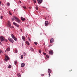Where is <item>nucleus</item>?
I'll list each match as a JSON object with an SVG mask.
<instances>
[{
	"instance_id": "nucleus-1",
	"label": "nucleus",
	"mask_w": 77,
	"mask_h": 77,
	"mask_svg": "<svg viewBox=\"0 0 77 77\" xmlns=\"http://www.w3.org/2000/svg\"><path fill=\"white\" fill-rule=\"evenodd\" d=\"M13 18L15 20V21H16L18 23H21V21L18 18L16 17L15 16H14L13 17Z\"/></svg>"
},
{
	"instance_id": "nucleus-2",
	"label": "nucleus",
	"mask_w": 77,
	"mask_h": 77,
	"mask_svg": "<svg viewBox=\"0 0 77 77\" xmlns=\"http://www.w3.org/2000/svg\"><path fill=\"white\" fill-rule=\"evenodd\" d=\"M8 60H9V57L6 56H5V61L6 62L8 61Z\"/></svg>"
},
{
	"instance_id": "nucleus-3",
	"label": "nucleus",
	"mask_w": 77,
	"mask_h": 77,
	"mask_svg": "<svg viewBox=\"0 0 77 77\" xmlns=\"http://www.w3.org/2000/svg\"><path fill=\"white\" fill-rule=\"evenodd\" d=\"M8 26L10 27V28H12V26H11V22L10 21H8Z\"/></svg>"
},
{
	"instance_id": "nucleus-4",
	"label": "nucleus",
	"mask_w": 77,
	"mask_h": 77,
	"mask_svg": "<svg viewBox=\"0 0 77 77\" xmlns=\"http://www.w3.org/2000/svg\"><path fill=\"white\" fill-rule=\"evenodd\" d=\"M0 39H1V42H2V41H4V40L5 39V38L3 36H1L0 37Z\"/></svg>"
},
{
	"instance_id": "nucleus-5",
	"label": "nucleus",
	"mask_w": 77,
	"mask_h": 77,
	"mask_svg": "<svg viewBox=\"0 0 77 77\" xmlns=\"http://www.w3.org/2000/svg\"><path fill=\"white\" fill-rule=\"evenodd\" d=\"M8 40L10 41L11 42H12V43H13V42H14V40H13L11 38H8Z\"/></svg>"
},
{
	"instance_id": "nucleus-6",
	"label": "nucleus",
	"mask_w": 77,
	"mask_h": 77,
	"mask_svg": "<svg viewBox=\"0 0 77 77\" xmlns=\"http://www.w3.org/2000/svg\"><path fill=\"white\" fill-rule=\"evenodd\" d=\"M13 24L14 25H15V26H16L17 27H19V25H18V24H17V23L14 22H13Z\"/></svg>"
},
{
	"instance_id": "nucleus-7",
	"label": "nucleus",
	"mask_w": 77,
	"mask_h": 77,
	"mask_svg": "<svg viewBox=\"0 0 77 77\" xmlns=\"http://www.w3.org/2000/svg\"><path fill=\"white\" fill-rule=\"evenodd\" d=\"M49 54H53V51L52 50L49 51Z\"/></svg>"
},
{
	"instance_id": "nucleus-8",
	"label": "nucleus",
	"mask_w": 77,
	"mask_h": 77,
	"mask_svg": "<svg viewBox=\"0 0 77 77\" xmlns=\"http://www.w3.org/2000/svg\"><path fill=\"white\" fill-rule=\"evenodd\" d=\"M37 1L38 2V3L39 4H40V3H42V2H43V0H37Z\"/></svg>"
},
{
	"instance_id": "nucleus-9",
	"label": "nucleus",
	"mask_w": 77,
	"mask_h": 77,
	"mask_svg": "<svg viewBox=\"0 0 77 77\" xmlns=\"http://www.w3.org/2000/svg\"><path fill=\"white\" fill-rule=\"evenodd\" d=\"M45 26H47L48 24V22L47 21H45Z\"/></svg>"
},
{
	"instance_id": "nucleus-10",
	"label": "nucleus",
	"mask_w": 77,
	"mask_h": 77,
	"mask_svg": "<svg viewBox=\"0 0 77 77\" xmlns=\"http://www.w3.org/2000/svg\"><path fill=\"white\" fill-rule=\"evenodd\" d=\"M54 42V39L53 38H51L50 40L51 43H52Z\"/></svg>"
},
{
	"instance_id": "nucleus-11",
	"label": "nucleus",
	"mask_w": 77,
	"mask_h": 77,
	"mask_svg": "<svg viewBox=\"0 0 77 77\" xmlns=\"http://www.w3.org/2000/svg\"><path fill=\"white\" fill-rule=\"evenodd\" d=\"M21 19L22 21H24L25 20H26V19L25 18H23L22 17H21Z\"/></svg>"
},
{
	"instance_id": "nucleus-12",
	"label": "nucleus",
	"mask_w": 77,
	"mask_h": 77,
	"mask_svg": "<svg viewBox=\"0 0 77 77\" xmlns=\"http://www.w3.org/2000/svg\"><path fill=\"white\" fill-rule=\"evenodd\" d=\"M24 66H25V64L24 63H23L21 64V67H24Z\"/></svg>"
},
{
	"instance_id": "nucleus-13",
	"label": "nucleus",
	"mask_w": 77,
	"mask_h": 77,
	"mask_svg": "<svg viewBox=\"0 0 77 77\" xmlns=\"http://www.w3.org/2000/svg\"><path fill=\"white\" fill-rule=\"evenodd\" d=\"M22 38L23 41H25V40H26V39H25V37H24V36H22Z\"/></svg>"
},
{
	"instance_id": "nucleus-14",
	"label": "nucleus",
	"mask_w": 77,
	"mask_h": 77,
	"mask_svg": "<svg viewBox=\"0 0 77 77\" xmlns=\"http://www.w3.org/2000/svg\"><path fill=\"white\" fill-rule=\"evenodd\" d=\"M17 76L18 77H21V74H20V73H18L17 74Z\"/></svg>"
},
{
	"instance_id": "nucleus-15",
	"label": "nucleus",
	"mask_w": 77,
	"mask_h": 77,
	"mask_svg": "<svg viewBox=\"0 0 77 77\" xmlns=\"http://www.w3.org/2000/svg\"><path fill=\"white\" fill-rule=\"evenodd\" d=\"M11 36L12 38H13V39H14V38L15 37L14 36V34H11Z\"/></svg>"
},
{
	"instance_id": "nucleus-16",
	"label": "nucleus",
	"mask_w": 77,
	"mask_h": 77,
	"mask_svg": "<svg viewBox=\"0 0 77 77\" xmlns=\"http://www.w3.org/2000/svg\"><path fill=\"white\" fill-rule=\"evenodd\" d=\"M26 44H27V45H29L30 44V43H29V42L28 41H26Z\"/></svg>"
},
{
	"instance_id": "nucleus-17",
	"label": "nucleus",
	"mask_w": 77,
	"mask_h": 77,
	"mask_svg": "<svg viewBox=\"0 0 77 77\" xmlns=\"http://www.w3.org/2000/svg\"><path fill=\"white\" fill-rule=\"evenodd\" d=\"M10 51V48H8L7 49H6V51Z\"/></svg>"
},
{
	"instance_id": "nucleus-18",
	"label": "nucleus",
	"mask_w": 77,
	"mask_h": 77,
	"mask_svg": "<svg viewBox=\"0 0 77 77\" xmlns=\"http://www.w3.org/2000/svg\"><path fill=\"white\" fill-rule=\"evenodd\" d=\"M48 73H51V70L50 69H48Z\"/></svg>"
},
{
	"instance_id": "nucleus-19",
	"label": "nucleus",
	"mask_w": 77,
	"mask_h": 77,
	"mask_svg": "<svg viewBox=\"0 0 77 77\" xmlns=\"http://www.w3.org/2000/svg\"><path fill=\"white\" fill-rule=\"evenodd\" d=\"M17 61L16 60L14 62V65H16V64H17Z\"/></svg>"
},
{
	"instance_id": "nucleus-20",
	"label": "nucleus",
	"mask_w": 77,
	"mask_h": 77,
	"mask_svg": "<svg viewBox=\"0 0 77 77\" xmlns=\"http://www.w3.org/2000/svg\"><path fill=\"white\" fill-rule=\"evenodd\" d=\"M13 39L14 40V41H17V38L15 37Z\"/></svg>"
},
{
	"instance_id": "nucleus-21",
	"label": "nucleus",
	"mask_w": 77,
	"mask_h": 77,
	"mask_svg": "<svg viewBox=\"0 0 77 77\" xmlns=\"http://www.w3.org/2000/svg\"><path fill=\"white\" fill-rule=\"evenodd\" d=\"M23 8L24 9H26V8H26V6H23Z\"/></svg>"
},
{
	"instance_id": "nucleus-22",
	"label": "nucleus",
	"mask_w": 77,
	"mask_h": 77,
	"mask_svg": "<svg viewBox=\"0 0 77 77\" xmlns=\"http://www.w3.org/2000/svg\"><path fill=\"white\" fill-rule=\"evenodd\" d=\"M23 55L24 56H26V53L25 52H23Z\"/></svg>"
},
{
	"instance_id": "nucleus-23",
	"label": "nucleus",
	"mask_w": 77,
	"mask_h": 77,
	"mask_svg": "<svg viewBox=\"0 0 77 77\" xmlns=\"http://www.w3.org/2000/svg\"><path fill=\"white\" fill-rule=\"evenodd\" d=\"M30 50H31V51H34V49H33L32 48H31Z\"/></svg>"
},
{
	"instance_id": "nucleus-24",
	"label": "nucleus",
	"mask_w": 77,
	"mask_h": 77,
	"mask_svg": "<svg viewBox=\"0 0 77 77\" xmlns=\"http://www.w3.org/2000/svg\"><path fill=\"white\" fill-rule=\"evenodd\" d=\"M7 5L8 6H10V4L9 3H7Z\"/></svg>"
},
{
	"instance_id": "nucleus-25",
	"label": "nucleus",
	"mask_w": 77,
	"mask_h": 77,
	"mask_svg": "<svg viewBox=\"0 0 77 77\" xmlns=\"http://www.w3.org/2000/svg\"><path fill=\"white\" fill-rule=\"evenodd\" d=\"M46 56L47 58H48L49 57V56H48V55H46Z\"/></svg>"
},
{
	"instance_id": "nucleus-26",
	"label": "nucleus",
	"mask_w": 77,
	"mask_h": 77,
	"mask_svg": "<svg viewBox=\"0 0 77 77\" xmlns=\"http://www.w3.org/2000/svg\"><path fill=\"white\" fill-rule=\"evenodd\" d=\"M11 67H12V66H11L9 65L8 66V68H11Z\"/></svg>"
},
{
	"instance_id": "nucleus-27",
	"label": "nucleus",
	"mask_w": 77,
	"mask_h": 77,
	"mask_svg": "<svg viewBox=\"0 0 77 77\" xmlns=\"http://www.w3.org/2000/svg\"><path fill=\"white\" fill-rule=\"evenodd\" d=\"M34 44L35 45H37V44H38V43L37 42H34Z\"/></svg>"
},
{
	"instance_id": "nucleus-28",
	"label": "nucleus",
	"mask_w": 77,
	"mask_h": 77,
	"mask_svg": "<svg viewBox=\"0 0 77 77\" xmlns=\"http://www.w3.org/2000/svg\"><path fill=\"white\" fill-rule=\"evenodd\" d=\"M35 9H36V10H38V7L37 6H36V7H35Z\"/></svg>"
},
{
	"instance_id": "nucleus-29",
	"label": "nucleus",
	"mask_w": 77,
	"mask_h": 77,
	"mask_svg": "<svg viewBox=\"0 0 77 77\" xmlns=\"http://www.w3.org/2000/svg\"><path fill=\"white\" fill-rule=\"evenodd\" d=\"M18 52V51L17 50H16L15 51V53H17Z\"/></svg>"
},
{
	"instance_id": "nucleus-30",
	"label": "nucleus",
	"mask_w": 77,
	"mask_h": 77,
	"mask_svg": "<svg viewBox=\"0 0 77 77\" xmlns=\"http://www.w3.org/2000/svg\"><path fill=\"white\" fill-rule=\"evenodd\" d=\"M21 59H23V55H21Z\"/></svg>"
},
{
	"instance_id": "nucleus-31",
	"label": "nucleus",
	"mask_w": 77,
	"mask_h": 77,
	"mask_svg": "<svg viewBox=\"0 0 77 77\" xmlns=\"http://www.w3.org/2000/svg\"><path fill=\"white\" fill-rule=\"evenodd\" d=\"M33 1L34 2V3H36V1L35 0H33Z\"/></svg>"
},
{
	"instance_id": "nucleus-32",
	"label": "nucleus",
	"mask_w": 77,
	"mask_h": 77,
	"mask_svg": "<svg viewBox=\"0 0 77 77\" xmlns=\"http://www.w3.org/2000/svg\"><path fill=\"white\" fill-rule=\"evenodd\" d=\"M0 18H1V19H2L3 18V16H1Z\"/></svg>"
},
{
	"instance_id": "nucleus-33",
	"label": "nucleus",
	"mask_w": 77,
	"mask_h": 77,
	"mask_svg": "<svg viewBox=\"0 0 77 77\" xmlns=\"http://www.w3.org/2000/svg\"><path fill=\"white\" fill-rule=\"evenodd\" d=\"M2 50H0V54H1V53H2Z\"/></svg>"
},
{
	"instance_id": "nucleus-34",
	"label": "nucleus",
	"mask_w": 77,
	"mask_h": 77,
	"mask_svg": "<svg viewBox=\"0 0 77 77\" xmlns=\"http://www.w3.org/2000/svg\"><path fill=\"white\" fill-rule=\"evenodd\" d=\"M28 39H29V41H31V40H30V38H29L28 37Z\"/></svg>"
},
{
	"instance_id": "nucleus-35",
	"label": "nucleus",
	"mask_w": 77,
	"mask_h": 77,
	"mask_svg": "<svg viewBox=\"0 0 77 77\" xmlns=\"http://www.w3.org/2000/svg\"><path fill=\"white\" fill-rule=\"evenodd\" d=\"M39 53H41V51H39Z\"/></svg>"
},
{
	"instance_id": "nucleus-36",
	"label": "nucleus",
	"mask_w": 77,
	"mask_h": 77,
	"mask_svg": "<svg viewBox=\"0 0 77 77\" xmlns=\"http://www.w3.org/2000/svg\"><path fill=\"white\" fill-rule=\"evenodd\" d=\"M12 21H14V19H13V18H12Z\"/></svg>"
},
{
	"instance_id": "nucleus-37",
	"label": "nucleus",
	"mask_w": 77,
	"mask_h": 77,
	"mask_svg": "<svg viewBox=\"0 0 77 77\" xmlns=\"http://www.w3.org/2000/svg\"><path fill=\"white\" fill-rule=\"evenodd\" d=\"M5 41H6V42H8V39H5Z\"/></svg>"
},
{
	"instance_id": "nucleus-38",
	"label": "nucleus",
	"mask_w": 77,
	"mask_h": 77,
	"mask_svg": "<svg viewBox=\"0 0 77 77\" xmlns=\"http://www.w3.org/2000/svg\"><path fill=\"white\" fill-rule=\"evenodd\" d=\"M9 14H10L11 15H12V14L11 13V12H10L9 13Z\"/></svg>"
},
{
	"instance_id": "nucleus-39",
	"label": "nucleus",
	"mask_w": 77,
	"mask_h": 77,
	"mask_svg": "<svg viewBox=\"0 0 77 77\" xmlns=\"http://www.w3.org/2000/svg\"><path fill=\"white\" fill-rule=\"evenodd\" d=\"M1 4H2V2H1V1H0V5H1Z\"/></svg>"
},
{
	"instance_id": "nucleus-40",
	"label": "nucleus",
	"mask_w": 77,
	"mask_h": 77,
	"mask_svg": "<svg viewBox=\"0 0 77 77\" xmlns=\"http://www.w3.org/2000/svg\"><path fill=\"white\" fill-rule=\"evenodd\" d=\"M46 53H43V54L44 55H46Z\"/></svg>"
},
{
	"instance_id": "nucleus-41",
	"label": "nucleus",
	"mask_w": 77,
	"mask_h": 77,
	"mask_svg": "<svg viewBox=\"0 0 77 77\" xmlns=\"http://www.w3.org/2000/svg\"><path fill=\"white\" fill-rule=\"evenodd\" d=\"M49 77H50L51 75H50V73L49 74Z\"/></svg>"
},
{
	"instance_id": "nucleus-42",
	"label": "nucleus",
	"mask_w": 77,
	"mask_h": 77,
	"mask_svg": "<svg viewBox=\"0 0 77 77\" xmlns=\"http://www.w3.org/2000/svg\"><path fill=\"white\" fill-rule=\"evenodd\" d=\"M42 76H44V74H42L41 75Z\"/></svg>"
},
{
	"instance_id": "nucleus-43",
	"label": "nucleus",
	"mask_w": 77,
	"mask_h": 77,
	"mask_svg": "<svg viewBox=\"0 0 77 77\" xmlns=\"http://www.w3.org/2000/svg\"><path fill=\"white\" fill-rule=\"evenodd\" d=\"M0 44H1V45H2V43H1V42H0Z\"/></svg>"
},
{
	"instance_id": "nucleus-44",
	"label": "nucleus",
	"mask_w": 77,
	"mask_h": 77,
	"mask_svg": "<svg viewBox=\"0 0 77 77\" xmlns=\"http://www.w3.org/2000/svg\"><path fill=\"white\" fill-rule=\"evenodd\" d=\"M51 46H52V45H50V46H49V47H50Z\"/></svg>"
},
{
	"instance_id": "nucleus-45",
	"label": "nucleus",
	"mask_w": 77,
	"mask_h": 77,
	"mask_svg": "<svg viewBox=\"0 0 77 77\" xmlns=\"http://www.w3.org/2000/svg\"><path fill=\"white\" fill-rule=\"evenodd\" d=\"M20 3H21V1H20Z\"/></svg>"
},
{
	"instance_id": "nucleus-46",
	"label": "nucleus",
	"mask_w": 77,
	"mask_h": 77,
	"mask_svg": "<svg viewBox=\"0 0 77 77\" xmlns=\"http://www.w3.org/2000/svg\"><path fill=\"white\" fill-rule=\"evenodd\" d=\"M29 9H31V7H29Z\"/></svg>"
},
{
	"instance_id": "nucleus-47",
	"label": "nucleus",
	"mask_w": 77,
	"mask_h": 77,
	"mask_svg": "<svg viewBox=\"0 0 77 77\" xmlns=\"http://www.w3.org/2000/svg\"><path fill=\"white\" fill-rule=\"evenodd\" d=\"M40 35H42V33H41Z\"/></svg>"
},
{
	"instance_id": "nucleus-48",
	"label": "nucleus",
	"mask_w": 77,
	"mask_h": 77,
	"mask_svg": "<svg viewBox=\"0 0 77 77\" xmlns=\"http://www.w3.org/2000/svg\"><path fill=\"white\" fill-rule=\"evenodd\" d=\"M14 28V26H12V28Z\"/></svg>"
},
{
	"instance_id": "nucleus-49",
	"label": "nucleus",
	"mask_w": 77,
	"mask_h": 77,
	"mask_svg": "<svg viewBox=\"0 0 77 77\" xmlns=\"http://www.w3.org/2000/svg\"><path fill=\"white\" fill-rule=\"evenodd\" d=\"M2 6H3V4H2Z\"/></svg>"
},
{
	"instance_id": "nucleus-50",
	"label": "nucleus",
	"mask_w": 77,
	"mask_h": 77,
	"mask_svg": "<svg viewBox=\"0 0 77 77\" xmlns=\"http://www.w3.org/2000/svg\"><path fill=\"white\" fill-rule=\"evenodd\" d=\"M5 51V52H6V51Z\"/></svg>"
},
{
	"instance_id": "nucleus-51",
	"label": "nucleus",
	"mask_w": 77,
	"mask_h": 77,
	"mask_svg": "<svg viewBox=\"0 0 77 77\" xmlns=\"http://www.w3.org/2000/svg\"><path fill=\"white\" fill-rule=\"evenodd\" d=\"M26 36H27V35H26Z\"/></svg>"
}]
</instances>
